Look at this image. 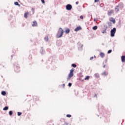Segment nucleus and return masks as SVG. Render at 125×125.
<instances>
[{
	"mask_svg": "<svg viewBox=\"0 0 125 125\" xmlns=\"http://www.w3.org/2000/svg\"><path fill=\"white\" fill-rule=\"evenodd\" d=\"M121 60H122V62H125V55H123L121 56Z\"/></svg>",
	"mask_w": 125,
	"mask_h": 125,
	"instance_id": "nucleus-10",
	"label": "nucleus"
},
{
	"mask_svg": "<svg viewBox=\"0 0 125 125\" xmlns=\"http://www.w3.org/2000/svg\"><path fill=\"white\" fill-rule=\"evenodd\" d=\"M98 27L97 26L95 25L93 27L92 29L94 31H96V30L97 29Z\"/></svg>",
	"mask_w": 125,
	"mask_h": 125,
	"instance_id": "nucleus-24",
	"label": "nucleus"
},
{
	"mask_svg": "<svg viewBox=\"0 0 125 125\" xmlns=\"http://www.w3.org/2000/svg\"><path fill=\"white\" fill-rule=\"evenodd\" d=\"M66 117L67 118H71V117H72V115H71V114H67Z\"/></svg>",
	"mask_w": 125,
	"mask_h": 125,
	"instance_id": "nucleus-31",
	"label": "nucleus"
},
{
	"mask_svg": "<svg viewBox=\"0 0 125 125\" xmlns=\"http://www.w3.org/2000/svg\"><path fill=\"white\" fill-rule=\"evenodd\" d=\"M15 5H18V6H20V4H19V3L18 2L16 1L14 2Z\"/></svg>",
	"mask_w": 125,
	"mask_h": 125,
	"instance_id": "nucleus-25",
	"label": "nucleus"
},
{
	"mask_svg": "<svg viewBox=\"0 0 125 125\" xmlns=\"http://www.w3.org/2000/svg\"><path fill=\"white\" fill-rule=\"evenodd\" d=\"M33 24H32V27H37L38 23H37V21H33Z\"/></svg>",
	"mask_w": 125,
	"mask_h": 125,
	"instance_id": "nucleus-11",
	"label": "nucleus"
},
{
	"mask_svg": "<svg viewBox=\"0 0 125 125\" xmlns=\"http://www.w3.org/2000/svg\"><path fill=\"white\" fill-rule=\"evenodd\" d=\"M80 18V19H83V16H81Z\"/></svg>",
	"mask_w": 125,
	"mask_h": 125,
	"instance_id": "nucleus-36",
	"label": "nucleus"
},
{
	"mask_svg": "<svg viewBox=\"0 0 125 125\" xmlns=\"http://www.w3.org/2000/svg\"><path fill=\"white\" fill-rule=\"evenodd\" d=\"M31 10H32V12H34L35 11V8H32Z\"/></svg>",
	"mask_w": 125,
	"mask_h": 125,
	"instance_id": "nucleus-35",
	"label": "nucleus"
},
{
	"mask_svg": "<svg viewBox=\"0 0 125 125\" xmlns=\"http://www.w3.org/2000/svg\"><path fill=\"white\" fill-rule=\"evenodd\" d=\"M83 44H82L80 47L78 46L79 50H82V49H83Z\"/></svg>",
	"mask_w": 125,
	"mask_h": 125,
	"instance_id": "nucleus-21",
	"label": "nucleus"
},
{
	"mask_svg": "<svg viewBox=\"0 0 125 125\" xmlns=\"http://www.w3.org/2000/svg\"><path fill=\"white\" fill-rule=\"evenodd\" d=\"M73 6L70 4H68L66 6V10H71Z\"/></svg>",
	"mask_w": 125,
	"mask_h": 125,
	"instance_id": "nucleus-6",
	"label": "nucleus"
},
{
	"mask_svg": "<svg viewBox=\"0 0 125 125\" xmlns=\"http://www.w3.org/2000/svg\"><path fill=\"white\" fill-rule=\"evenodd\" d=\"M93 97H94V98H97V94H94Z\"/></svg>",
	"mask_w": 125,
	"mask_h": 125,
	"instance_id": "nucleus-29",
	"label": "nucleus"
},
{
	"mask_svg": "<svg viewBox=\"0 0 125 125\" xmlns=\"http://www.w3.org/2000/svg\"><path fill=\"white\" fill-rule=\"evenodd\" d=\"M109 20H110V22H112V23H113V24H115V23H116V20H115L114 19V18H110Z\"/></svg>",
	"mask_w": 125,
	"mask_h": 125,
	"instance_id": "nucleus-9",
	"label": "nucleus"
},
{
	"mask_svg": "<svg viewBox=\"0 0 125 125\" xmlns=\"http://www.w3.org/2000/svg\"><path fill=\"white\" fill-rule=\"evenodd\" d=\"M65 33L66 34H69L70 33V29L67 28L66 30H65Z\"/></svg>",
	"mask_w": 125,
	"mask_h": 125,
	"instance_id": "nucleus-18",
	"label": "nucleus"
},
{
	"mask_svg": "<svg viewBox=\"0 0 125 125\" xmlns=\"http://www.w3.org/2000/svg\"><path fill=\"white\" fill-rule=\"evenodd\" d=\"M107 62V60H105L104 63H106Z\"/></svg>",
	"mask_w": 125,
	"mask_h": 125,
	"instance_id": "nucleus-40",
	"label": "nucleus"
},
{
	"mask_svg": "<svg viewBox=\"0 0 125 125\" xmlns=\"http://www.w3.org/2000/svg\"><path fill=\"white\" fill-rule=\"evenodd\" d=\"M22 115V112H18V116H20Z\"/></svg>",
	"mask_w": 125,
	"mask_h": 125,
	"instance_id": "nucleus-30",
	"label": "nucleus"
},
{
	"mask_svg": "<svg viewBox=\"0 0 125 125\" xmlns=\"http://www.w3.org/2000/svg\"><path fill=\"white\" fill-rule=\"evenodd\" d=\"M1 94L2 95H3V96L6 95V92L5 91H2L1 92Z\"/></svg>",
	"mask_w": 125,
	"mask_h": 125,
	"instance_id": "nucleus-13",
	"label": "nucleus"
},
{
	"mask_svg": "<svg viewBox=\"0 0 125 125\" xmlns=\"http://www.w3.org/2000/svg\"><path fill=\"white\" fill-rule=\"evenodd\" d=\"M14 70L16 73H19L20 72V67L18 64L16 65L14 64Z\"/></svg>",
	"mask_w": 125,
	"mask_h": 125,
	"instance_id": "nucleus-5",
	"label": "nucleus"
},
{
	"mask_svg": "<svg viewBox=\"0 0 125 125\" xmlns=\"http://www.w3.org/2000/svg\"><path fill=\"white\" fill-rule=\"evenodd\" d=\"M11 57H12V58L13 57V55H11Z\"/></svg>",
	"mask_w": 125,
	"mask_h": 125,
	"instance_id": "nucleus-43",
	"label": "nucleus"
},
{
	"mask_svg": "<svg viewBox=\"0 0 125 125\" xmlns=\"http://www.w3.org/2000/svg\"><path fill=\"white\" fill-rule=\"evenodd\" d=\"M71 66L73 67V68H76L77 67V64L75 63H72L71 64Z\"/></svg>",
	"mask_w": 125,
	"mask_h": 125,
	"instance_id": "nucleus-22",
	"label": "nucleus"
},
{
	"mask_svg": "<svg viewBox=\"0 0 125 125\" xmlns=\"http://www.w3.org/2000/svg\"><path fill=\"white\" fill-rule=\"evenodd\" d=\"M116 28H113L110 31V37L112 38L115 37V34H116Z\"/></svg>",
	"mask_w": 125,
	"mask_h": 125,
	"instance_id": "nucleus-3",
	"label": "nucleus"
},
{
	"mask_svg": "<svg viewBox=\"0 0 125 125\" xmlns=\"http://www.w3.org/2000/svg\"><path fill=\"white\" fill-rule=\"evenodd\" d=\"M3 111H7V110H8V106H5L3 108Z\"/></svg>",
	"mask_w": 125,
	"mask_h": 125,
	"instance_id": "nucleus-17",
	"label": "nucleus"
},
{
	"mask_svg": "<svg viewBox=\"0 0 125 125\" xmlns=\"http://www.w3.org/2000/svg\"><path fill=\"white\" fill-rule=\"evenodd\" d=\"M63 34H64V30H63V29L62 28L60 27L58 31V32L56 35L57 38L58 39H59L63 36Z\"/></svg>",
	"mask_w": 125,
	"mask_h": 125,
	"instance_id": "nucleus-1",
	"label": "nucleus"
},
{
	"mask_svg": "<svg viewBox=\"0 0 125 125\" xmlns=\"http://www.w3.org/2000/svg\"><path fill=\"white\" fill-rule=\"evenodd\" d=\"M68 125V123L65 124V125Z\"/></svg>",
	"mask_w": 125,
	"mask_h": 125,
	"instance_id": "nucleus-46",
	"label": "nucleus"
},
{
	"mask_svg": "<svg viewBox=\"0 0 125 125\" xmlns=\"http://www.w3.org/2000/svg\"><path fill=\"white\" fill-rule=\"evenodd\" d=\"M123 4L122 3H120L117 6H116L115 8V11H116V12H118L119 11H120V9L121 8V7H123Z\"/></svg>",
	"mask_w": 125,
	"mask_h": 125,
	"instance_id": "nucleus-4",
	"label": "nucleus"
},
{
	"mask_svg": "<svg viewBox=\"0 0 125 125\" xmlns=\"http://www.w3.org/2000/svg\"><path fill=\"white\" fill-rule=\"evenodd\" d=\"M44 40L45 42H48V37L46 36L44 37Z\"/></svg>",
	"mask_w": 125,
	"mask_h": 125,
	"instance_id": "nucleus-19",
	"label": "nucleus"
},
{
	"mask_svg": "<svg viewBox=\"0 0 125 125\" xmlns=\"http://www.w3.org/2000/svg\"><path fill=\"white\" fill-rule=\"evenodd\" d=\"M98 117H99V115H98Z\"/></svg>",
	"mask_w": 125,
	"mask_h": 125,
	"instance_id": "nucleus-48",
	"label": "nucleus"
},
{
	"mask_svg": "<svg viewBox=\"0 0 125 125\" xmlns=\"http://www.w3.org/2000/svg\"><path fill=\"white\" fill-rule=\"evenodd\" d=\"M93 59V57H91L90 58V60H92Z\"/></svg>",
	"mask_w": 125,
	"mask_h": 125,
	"instance_id": "nucleus-37",
	"label": "nucleus"
},
{
	"mask_svg": "<svg viewBox=\"0 0 125 125\" xmlns=\"http://www.w3.org/2000/svg\"><path fill=\"white\" fill-rule=\"evenodd\" d=\"M100 56H101V57H102V58H103V57H105V54H104V53H101L100 54Z\"/></svg>",
	"mask_w": 125,
	"mask_h": 125,
	"instance_id": "nucleus-14",
	"label": "nucleus"
},
{
	"mask_svg": "<svg viewBox=\"0 0 125 125\" xmlns=\"http://www.w3.org/2000/svg\"><path fill=\"white\" fill-rule=\"evenodd\" d=\"M9 116H12V115H13V112L12 111V110H10L9 112Z\"/></svg>",
	"mask_w": 125,
	"mask_h": 125,
	"instance_id": "nucleus-20",
	"label": "nucleus"
},
{
	"mask_svg": "<svg viewBox=\"0 0 125 125\" xmlns=\"http://www.w3.org/2000/svg\"><path fill=\"white\" fill-rule=\"evenodd\" d=\"M113 13H114V10H111L108 11L107 15H108V16H111Z\"/></svg>",
	"mask_w": 125,
	"mask_h": 125,
	"instance_id": "nucleus-7",
	"label": "nucleus"
},
{
	"mask_svg": "<svg viewBox=\"0 0 125 125\" xmlns=\"http://www.w3.org/2000/svg\"><path fill=\"white\" fill-rule=\"evenodd\" d=\"M105 67H106V65H104V66H103V68H105Z\"/></svg>",
	"mask_w": 125,
	"mask_h": 125,
	"instance_id": "nucleus-41",
	"label": "nucleus"
},
{
	"mask_svg": "<svg viewBox=\"0 0 125 125\" xmlns=\"http://www.w3.org/2000/svg\"><path fill=\"white\" fill-rule=\"evenodd\" d=\"M82 27H81V26H78V27H77V28H76L75 29L74 31H75V32H78V31H79L82 30Z\"/></svg>",
	"mask_w": 125,
	"mask_h": 125,
	"instance_id": "nucleus-8",
	"label": "nucleus"
},
{
	"mask_svg": "<svg viewBox=\"0 0 125 125\" xmlns=\"http://www.w3.org/2000/svg\"><path fill=\"white\" fill-rule=\"evenodd\" d=\"M89 78H90L89 76H86V77L85 78L84 80H89Z\"/></svg>",
	"mask_w": 125,
	"mask_h": 125,
	"instance_id": "nucleus-28",
	"label": "nucleus"
},
{
	"mask_svg": "<svg viewBox=\"0 0 125 125\" xmlns=\"http://www.w3.org/2000/svg\"><path fill=\"white\" fill-rule=\"evenodd\" d=\"M35 98H36L35 96L33 97L34 99H35Z\"/></svg>",
	"mask_w": 125,
	"mask_h": 125,
	"instance_id": "nucleus-45",
	"label": "nucleus"
},
{
	"mask_svg": "<svg viewBox=\"0 0 125 125\" xmlns=\"http://www.w3.org/2000/svg\"><path fill=\"white\" fill-rule=\"evenodd\" d=\"M99 0H95L94 1L95 2H97V1H98Z\"/></svg>",
	"mask_w": 125,
	"mask_h": 125,
	"instance_id": "nucleus-39",
	"label": "nucleus"
},
{
	"mask_svg": "<svg viewBox=\"0 0 125 125\" xmlns=\"http://www.w3.org/2000/svg\"><path fill=\"white\" fill-rule=\"evenodd\" d=\"M42 51H41V53L42 54H42H44V53H45V51H43V50H42Z\"/></svg>",
	"mask_w": 125,
	"mask_h": 125,
	"instance_id": "nucleus-26",
	"label": "nucleus"
},
{
	"mask_svg": "<svg viewBox=\"0 0 125 125\" xmlns=\"http://www.w3.org/2000/svg\"><path fill=\"white\" fill-rule=\"evenodd\" d=\"M78 44H81V43L78 42Z\"/></svg>",
	"mask_w": 125,
	"mask_h": 125,
	"instance_id": "nucleus-42",
	"label": "nucleus"
},
{
	"mask_svg": "<svg viewBox=\"0 0 125 125\" xmlns=\"http://www.w3.org/2000/svg\"><path fill=\"white\" fill-rule=\"evenodd\" d=\"M107 25L109 26V27H111L112 26V22H108Z\"/></svg>",
	"mask_w": 125,
	"mask_h": 125,
	"instance_id": "nucleus-27",
	"label": "nucleus"
},
{
	"mask_svg": "<svg viewBox=\"0 0 125 125\" xmlns=\"http://www.w3.org/2000/svg\"><path fill=\"white\" fill-rule=\"evenodd\" d=\"M41 1L42 3H45V1H44V0H41Z\"/></svg>",
	"mask_w": 125,
	"mask_h": 125,
	"instance_id": "nucleus-34",
	"label": "nucleus"
},
{
	"mask_svg": "<svg viewBox=\"0 0 125 125\" xmlns=\"http://www.w3.org/2000/svg\"><path fill=\"white\" fill-rule=\"evenodd\" d=\"M94 21H95V19H94Z\"/></svg>",
	"mask_w": 125,
	"mask_h": 125,
	"instance_id": "nucleus-47",
	"label": "nucleus"
},
{
	"mask_svg": "<svg viewBox=\"0 0 125 125\" xmlns=\"http://www.w3.org/2000/svg\"><path fill=\"white\" fill-rule=\"evenodd\" d=\"M107 28H108V27L106 26L105 29L102 31L103 34H105V33H106V30H107Z\"/></svg>",
	"mask_w": 125,
	"mask_h": 125,
	"instance_id": "nucleus-16",
	"label": "nucleus"
},
{
	"mask_svg": "<svg viewBox=\"0 0 125 125\" xmlns=\"http://www.w3.org/2000/svg\"><path fill=\"white\" fill-rule=\"evenodd\" d=\"M76 4H77V5L79 4V1H76Z\"/></svg>",
	"mask_w": 125,
	"mask_h": 125,
	"instance_id": "nucleus-38",
	"label": "nucleus"
},
{
	"mask_svg": "<svg viewBox=\"0 0 125 125\" xmlns=\"http://www.w3.org/2000/svg\"><path fill=\"white\" fill-rule=\"evenodd\" d=\"M63 86H65V84H63Z\"/></svg>",
	"mask_w": 125,
	"mask_h": 125,
	"instance_id": "nucleus-44",
	"label": "nucleus"
},
{
	"mask_svg": "<svg viewBox=\"0 0 125 125\" xmlns=\"http://www.w3.org/2000/svg\"><path fill=\"white\" fill-rule=\"evenodd\" d=\"M28 14H29V13L28 12H26L24 14V17L25 18H27V15Z\"/></svg>",
	"mask_w": 125,
	"mask_h": 125,
	"instance_id": "nucleus-15",
	"label": "nucleus"
},
{
	"mask_svg": "<svg viewBox=\"0 0 125 125\" xmlns=\"http://www.w3.org/2000/svg\"><path fill=\"white\" fill-rule=\"evenodd\" d=\"M75 71V69L72 68L70 71V73L68 75V77L67 78V81H70L71 80V78L74 76V71Z\"/></svg>",
	"mask_w": 125,
	"mask_h": 125,
	"instance_id": "nucleus-2",
	"label": "nucleus"
},
{
	"mask_svg": "<svg viewBox=\"0 0 125 125\" xmlns=\"http://www.w3.org/2000/svg\"><path fill=\"white\" fill-rule=\"evenodd\" d=\"M94 77L96 79H98L99 78V73H95L94 74Z\"/></svg>",
	"mask_w": 125,
	"mask_h": 125,
	"instance_id": "nucleus-12",
	"label": "nucleus"
},
{
	"mask_svg": "<svg viewBox=\"0 0 125 125\" xmlns=\"http://www.w3.org/2000/svg\"><path fill=\"white\" fill-rule=\"evenodd\" d=\"M112 52V50H109L107 51V53L108 54H110V53H111Z\"/></svg>",
	"mask_w": 125,
	"mask_h": 125,
	"instance_id": "nucleus-32",
	"label": "nucleus"
},
{
	"mask_svg": "<svg viewBox=\"0 0 125 125\" xmlns=\"http://www.w3.org/2000/svg\"><path fill=\"white\" fill-rule=\"evenodd\" d=\"M68 86H69V87H71L72 86V83H68Z\"/></svg>",
	"mask_w": 125,
	"mask_h": 125,
	"instance_id": "nucleus-33",
	"label": "nucleus"
},
{
	"mask_svg": "<svg viewBox=\"0 0 125 125\" xmlns=\"http://www.w3.org/2000/svg\"><path fill=\"white\" fill-rule=\"evenodd\" d=\"M102 75L104 76H107L108 75V73H106V72H104L103 73H102Z\"/></svg>",
	"mask_w": 125,
	"mask_h": 125,
	"instance_id": "nucleus-23",
	"label": "nucleus"
}]
</instances>
